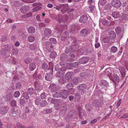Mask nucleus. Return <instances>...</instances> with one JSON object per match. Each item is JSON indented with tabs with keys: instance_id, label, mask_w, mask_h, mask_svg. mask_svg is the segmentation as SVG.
<instances>
[{
	"instance_id": "obj_17",
	"label": "nucleus",
	"mask_w": 128,
	"mask_h": 128,
	"mask_svg": "<svg viewBox=\"0 0 128 128\" xmlns=\"http://www.w3.org/2000/svg\"><path fill=\"white\" fill-rule=\"evenodd\" d=\"M52 32L51 30L48 28H46L44 30V34L45 36H48L50 35Z\"/></svg>"
},
{
	"instance_id": "obj_25",
	"label": "nucleus",
	"mask_w": 128,
	"mask_h": 128,
	"mask_svg": "<svg viewBox=\"0 0 128 128\" xmlns=\"http://www.w3.org/2000/svg\"><path fill=\"white\" fill-rule=\"evenodd\" d=\"M56 56V53L54 51L51 52L50 55V57L52 59L54 58Z\"/></svg>"
},
{
	"instance_id": "obj_44",
	"label": "nucleus",
	"mask_w": 128,
	"mask_h": 128,
	"mask_svg": "<svg viewBox=\"0 0 128 128\" xmlns=\"http://www.w3.org/2000/svg\"><path fill=\"white\" fill-rule=\"evenodd\" d=\"M116 32L117 34H120L121 31V29L120 27H118L115 29Z\"/></svg>"
},
{
	"instance_id": "obj_30",
	"label": "nucleus",
	"mask_w": 128,
	"mask_h": 128,
	"mask_svg": "<svg viewBox=\"0 0 128 128\" xmlns=\"http://www.w3.org/2000/svg\"><path fill=\"white\" fill-rule=\"evenodd\" d=\"M72 76V74L70 72H67L65 75L66 78L67 80H68L70 79L71 78Z\"/></svg>"
},
{
	"instance_id": "obj_32",
	"label": "nucleus",
	"mask_w": 128,
	"mask_h": 128,
	"mask_svg": "<svg viewBox=\"0 0 128 128\" xmlns=\"http://www.w3.org/2000/svg\"><path fill=\"white\" fill-rule=\"evenodd\" d=\"M114 79L117 82L120 81V79L118 76L116 74H114L113 75Z\"/></svg>"
},
{
	"instance_id": "obj_3",
	"label": "nucleus",
	"mask_w": 128,
	"mask_h": 128,
	"mask_svg": "<svg viewBox=\"0 0 128 128\" xmlns=\"http://www.w3.org/2000/svg\"><path fill=\"white\" fill-rule=\"evenodd\" d=\"M112 5L114 7L118 8L121 5V3L119 0H113L111 2Z\"/></svg>"
},
{
	"instance_id": "obj_13",
	"label": "nucleus",
	"mask_w": 128,
	"mask_h": 128,
	"mask_svg": "<svg viewBox=\"0 0 128 128\" xmlns=\"http://www.w3.org/2000/svg\"><path fill=\"white\" fill-rule=\"evenodd\" d=\"M28 7L26 6H22L20 8V10L21 12L25 13L28 11Z\"/></svg>"
},
{
	"instance_id": "obj_48",
	"label": "nucleus",
	"mask_w": 128,
	"mask_h": 128,
	"mask_svg": "<svg viewBox=\"0 0 128 128\" xmlns=\"http://www.w3.org/2000/svg\"><path fill=\"white\" fill-rule=\"evenodd\" d=\"M70 39L72 42L75 43L77 41V39L76 37L74 36L70 37Z\"/></svg>"
},
{
	"instance_id": "obj_8",
	"label": "nucleus",
	"mask_w": 128,
	"mask_h": 128,
	"mask_svg": "<svg viewBox=\"0 0 128 128\" xmlns=\"http://www.w3.org/2000/svg\"><path fill=\"white\" fill-rule=\"evenodd\" d=\"M88 20V17L86 15H84L80 17L79 21L80 22L84 23L86 22Z\"/></svg>"
},
{
	"instance_id": "obj_34",
	"label": "nucleus",
	"mask_w": 128,
	"mask_h": 128,
	"mask_svg": "<svg viewBox=\"0 0 128 128\" xmlns=\"http://www.w3.org/2000/svg\"><path fill=\"white\" fill-rule=\"evenodd\" d=\"M47 104V102L46 100H44L41 102L40 106V107H42L45 106Z\"/></svg>"
},
{
	"instance_id": "obj_43",
	"label": "nucleus",
	"mask_w": 128,
	"mask_h": 128,
	"mask_svg": "<svg viewBox=\"0 0 128 128\" xmlns=\"http://www.w3.org/2000/svg\"><path fill=\"white\" fill-rule=\"evenodd\" d=\"M18 51L16 49L13 48L12 50V54L14 55H16L18 53Z\"/></svg>"
},
{
	"instance_id": "obj_12",
	"label": "nucleus",
	"mask_w": 128,
	"mask_h": 128,
	"mask_svg": "<svg viewBox=\"0 0 128 128\" xmlns=\"http://www.w3.org/2000/svg\"><path fill=\"white\" fill-rule=\"evenodd\" d=\"M9 108L8 106L2 107L0 109V112L2 114H4L8 111Z\"/></svg>"
},
{
	"instance_id": "obj_18",
	"label": "nucleus",
	"mask_w": 128,
	"mask_h": 128,
	"mask_svg": "<svg viewBox=\"0 0 128 128\" xmlns=\"http://www.w3.org/2000/svg\"><path fill=\"white\" fill-rule=\"evenodd\" d=\"M11 113L14 115H16L18 113V109L17 107L12 108L11 109Z\"/></svg>"
},
{
	"instance_id": "obj_29",
	"label": "nucleus",
	"mask_w": 128,
	"mask_h": 128,
	"mask_svg": "<svg viewBox=\"0 0 128 128\" xmlns=\"http://www.w3.org/2000/svg\"><path fill=\"white\" fill-rule=\"evenodd\" d=\"M64 74V71L62 70H60L56 74V76H58V77L62 76Z\"/></svg>"
},
{
	"instance_id": "obj_41",
	"label": "nucleus",
	"mask_w": 128,
	"mask_h": 128,
	"mask_svg": "<svg viewBox=\"0 0 128 128\" xmlns=\"http://www.w3.org/2000/svg\"><path fill=\"white\" fill-rule=\"evenodd\" d=\"M107 82L105 80H102L100 81V85L101 86H105L107 87V86L108 85L106 84Z\"/></svg>"
},
{
	"instance_id": "obj_4",
	"label": "nucleus",
	"mask_w": 128,
	"mask_h": 128,
	"mask_svg": "<svg viewBox=\"0 0 128 128\" xmlns=\"http://www.w3.org/2000/svg\"><path fill=\"white\" fill-rule=\"evenodd\" d=\"M77 88L78 90L82 91L81 94H85L84 91L85 90L86 88V84H80L78 86Z\"/></svg>"
},
{
	"instance_id": "obj_45",
	"label": "nucleus",
	"mask_w": 128,
	"mask_h": 128,
	"mask_svg": "<svg viewBox=\"0 0 128 128\" xmlns=\"http://www.w3.org/2000/svg\"><path fill=\"white\" fill-rule=\"evenodd\" d=\"M78 65V62H74L70 64V66L74 68L77 67Z\"/></svg>"
},
{
	"instance_id": "obj_53",
	"label": "nucleus",
	"mask_w": 128,
	"mask_h": 128,
	"mask_svg": "<svg viewBox=\"0 0 128 128\" xmlns=\"http://www.w3.org/2000/svg\"><path fill=\"white\" fill-rule=\"evenodd\" d=\"M10 104L11 106L12 107H14L16 105V102L14 100H12L11 101Z\"/></svg>"
},
{
	"instance_id": "obj_31",
	"label": "nucleus",
	"mask_w": 128,
	"mask_h": 128,
	"mask_svg": "<svg viewBox=\"0 0 128 128\" xmlns=\"http://www.w3.org/2000/svg\"><path fill=\"white\" fill-rule=\"evenodd\" d=\"M42 68L43 69L45 70H48L49 69L47 64L45 62L42 64Z\"/></svg>"
},
{
	"instance_id": "obj_11",
	"label": "nucleus",
	"mask_w": 128,
	"mask_h": 128,
	"mask_svg": "<svg viewBox=\"0 0 128 128\" xmlns=\"http://www.w3.org/2000/svg\"><path fill=\"white\" fill-rule=\"evenodd\" d=\"M110 38L112 40H114L116 37V34L115 32L112 30L110 31L109 33Z\"/></svg>"
},
{
	"instance_id": "obj_27",
	"label": "nucleus",
	"mask_w": 128,
	"mask_h": 128,
	"mask_svg": "<svg viewBox=\"0 0 128 128\" xmlns=\"http://www.w3.org/2000/svg\"><path fill=\"white\" fill-rule=\"evenodd\" d=\"M36 66L34 63H30V69L31 71H33L36 68Z\"/></svg>"
},
{
	"instance_id": "obj_56",
	"label": "nucleus",
	"mask_w": 128,
	"mask_h": 128,
	"mask_svg": "<svg viewBox=\"0 0 128 128\" xmlns=\"http://www.w3.org/2000/svg\"><path fill=\"white\" fill-rule=\"evenodd\" d=\"M59 82L61 84H63L66 82V80L63 78H61L59 80Z\"/></svg>"
},
{
	"instance_id": "obj_49",
	"label": "nucleus",
	"mask_w": 128,
	"mask_h": 128,
	"mask_svg": "<svg viewBox=\"0 0 128 128\" xmlns=\"http://www.w3.org/2000/svg\"><path fill=\"white\" fill-rule=\"evenodd\" d=\"M110 38L108 36L105 37L103 38V40L104 42L106 43L109 41Z\"/></svg>"
},
{
	"instance_id": "obj_60",
	"label": "nucleus",
	"mask_w": 128,
	"mask_h": 128,
	"mask_svg": "<svg viewBox=\"0 0 128 128\" xmlns=\"http://www.w3.org/2000/svg\"><path fill=\"white\" fill-rule=\"evenodd\" d=\"M87 73V72H82L80 73V76L82 77H84L86 76Z\"/></svg>"
},
{
	"instance_id": "obj_16",
	"label": "nucleus",
	"mask_w": 128,
	"mask_h": 128,
	"mask_svg": "<svg viewBox=\"0 0 128 128\" xmlns=\"http://www.w3.org/2000/svg\"><path fill=\"white\" fill-rule=\"evenodd\" d=\"M29 48L30 50H34L38 48V46L36 44H31L29 46Z\"/></svg>"
},
{
	"instance_id": "obj_6",
	"label": "nucleus",
	"mask_w": 128,
	"mask_h": 128,
	"mask_svg": "<svg viewBox=\"0 0 128 128\" xmlns=\"http://www.w3.org/2000/svg\"><path fill=\"white\" fill-rule=\"evenodd\" d=\"M50 72H49L48 74L47 73L46 74L45 77L46 80L48 81H50L52 77V74L53 70L52 69H50Z\"/></svg>"
},
{
	"instance_id": "obj_36",
	"label": "nucleus",
	"mask_w": 128,
	"mask_h": 128,
	"mask_svg": "<svg viewBox=\"0 0 128 128\" xmlns=\"http://www.w3.org/2000/svg\"><path fill=\"white\" fill-rule=\"evenodd\" d=\"M106 2V0H102L99 1L98 3V5L100 6V5L102 6H104Z\"/></svg>"
},
{
	"instance_id": "obj_9",
	"label": "nucleus",
	"mask_w": 128,
	"mask_h": 128,
	"mask_svg": "<svg viewBox=\"0 0 128 128\" xmlns=\"http://www.w3.org/2000/svg\"><path fill=\"white\" fill-rule=\"evenodd\" d=\"M88 61V58L87 57H84L80 58L79 60L80 63L82 64H86Z\"/></svg>"
},
{
	"instance_id": "obj_58",
	"label": "nucleus",
	"mask_w": 128,
	"mask_h": 128,
	"mask_svg": "<svg viewBox=\"0 0 128 128\" xmlns=\"http://www.w3.org/2000/svg\"><path fill=\"white\" fill-rule=\"evenodd\" d=\"M25 102L24 99H21L20 101V105L23 106H24V104Z\"/></svg>"
},
{
	"instance_id": "obj_52",
	"label": "nucleus",
	"mask_w": 128,
	"mask_h": 128,
	"mask_svg": "<svg viewBox=\"0 0 128 128\" xmlns=\"http://www.w3.org/2000/svg\"><path fill=\"white\" fill-rule=\"evenodd\" d=\"M105 72L106 74L108 76H110L111 75V71L110 69H106L105 71Z\"/></svg>"
},
{
	"instance_id": "obj_59",
	"label": "nucleus",
	"mask_w": 128,
	"mask_h": 128,
	"mask_svg": "<svg viewBox=\"0 0 128 128\" xmlns=\"http://www.w3.org/2000/svg\"><path fill=\"white\" fill-rule=\"evenodd\" d=\"M20 93L18 91H17L14 92V96L16 97H18L20 95Z\"/></svg>"
},
{
	"instance_id": "obj_62",
	"label": "nucleus",
	"mask_w": 128,
	"mask_h": 128,
	"mask_svg": "<svg viewBox=\"0 0 128 128\" xmlns=\"http://www.w3.org/2000/svg\"><path fill=\"white\" fill-rule=\"evenodd\" d=\"M40 96L42 99H44L46 97V94L45 93H43L40 95Z\"/></svg>"
},
{
	"instance_id": "obj_26",
	"label": "nucleus",
	"mask_w": 128,
	"mask_h": 128,
	"mask_svg": "<svg viewBox=\"0 0 128 128\" xmlns=\"http://www.w3.org/2000/svg\"><path fill=\"white\" fill-rule=\"evenodd\" d=\"M72 52H74L75 50H76L78 48V46L77 44H75L72 46H71Z\"/></svg>"
},
{
	"instance_id": "obj_1",
	"label": "nucleus",
	"mask_w": 128,
	"mask_h": 128,
	"mask_svg": "<svg viewBox=\"0 0 128 128\" xmlns=\"http://www.w3.org/2000/svg\"><path fill=\"white\" fill-rule=\"evenodd\" d=\"M93 105L96 108H99L102 106L103 103L101 100H96L92 102Z\"/></svg>"
},
{
	"instance_id": "obj_42",
	"label": "nucleus",
	"mask_w": 128,
	"mask_h": 128,
	"mask_svg": "<svg viewBox=\"0 0 128 128\" xmlns=\"http://www.w3.org/2000/svg\"><path fill=\"white\" fill-rule=\"evenodd\" d=\"M12 96V95L11 94H8L6 96L5 99L7 101H10Z\"/></svg>"
},
{
	"instance_id": "obj_28",
	"label": "nucleus",
	"mask_w": 128,
	"mask_h": 128,
	"mask_svg": "<svg viewBox=\"0 0 128 128\" xmlns=\"http://www.w3.org/2000/svg\"><path fill=\"white\" fill-rule=\"evenodd\" d=\"M34 90L33 88H30L28 89L27 90V93L30 95L34 94Z\"/></svg>"
},
{
	"instance_id": "obj_39",
	"label": "nucleus",
	"mask_w": 128,
	"mask_h": 128,
	"mask_svg": "<svg viewBox=\"0 0 128 128\" xmlns=\"http://www.w3.org/2000/svg\"><path fill=\"white\" fill-rule=\"evenodd\" d=\"M62 8H64L66 11L70 10L69 6L68 4H66L61 5Z\"/></svg>"
},
{
	"instance_id": "obj_15",
	"label": "nucleus",
	"mask_w": 128,
	"mask_h": 128,
	"mask_svg": "<svg viewBox=\"0 0 128 128\" xmlns=\"http://www.w3.org/2000/svg\"><path fill=\"white\" fill-rule=\"evenodd\" d=\"M102 24L104 25L109 26L111 25L110 22L105 19H102Z\"/></svg>"
},
{
	"instance_id": "obj_46",
	"label": "nucleus",
	"mask_w": 128,
	"mask_h": 128,
	"mask_svg": "<svg viewBox=\"0 0 128 128\" xmlns=\"http://www.w3.org/2000/svg\"><path fill=\"white\" fill-rule=\"evenodd\" d=\"M74 94V98L75 99L78 100L80 99L81 96L78 93H76L75 94Z\"/></svg>"
},
{
	"instance_id": "obj_54",
	"label": "nucleus",
	"mask_w": 128,
	"mask_h": 128,
	"mask_svg": "<svg viewBox=\"0 0 128 128\" xmlns=\"http://www.w3.org/2000/svg\"><path fill=\"white\" fill-rule=\"evenodd\" d=\"M16 125L19 128H25L24 126H22L20 123L19 122H18L16 123Z\"/></svg>"
},
{
	"instance_id": "obj_40",
	"label": "nucleus",
	"mask_w": 128,
	"mask_h": 128,
	"mask_svg": "<svg viewBox=\"0 0 128 128\" xmlns=\"http://www.w3.org/2000/svg\"><path fill=\"white\" fill-rule=\"evenodd\" d=\"M118 50L117 48L115 46H112L111 48L110 51L111 52L115 53Z\"/></svg>"
},
{
	"instance_id": "obj_21",
	"label": "nucleus",
	"mask_w": 128,
	"mask_h": 128,
	"mask_svg": "<svg viewBox=\"0 0 128 128\" xmlns=\"http://www.w3.org/2000/svg\"><path fill=\"white\" fill-rule=\"evenodd\" d=\"M80 81V78L77 77L74 78L73 80V82L74 84L76 85H77Z\"/></svg>"
},
{
	"instance_id": "obj_2",
	"label": "nucleus",
	"mask_w": 128,
	"mask_h": 128,
	"mask_svg": "<svg viewBox=\"0 0 128 128\" xmlns=\"http://www.w3.org/2000/svg\"><path fill=\"white\" fill-rule=\"evenodd\" d=\"M49 88L51 89L52 91L54 92L59 90L60 88V87L54 84H52L50 85Z\"/></svg>"
},
{
	"instance_id": "obj_20",
	"label": "nucleus",
	"mask_w": 128,
	"mask_h": 128,
	"mask_svg": "<svg viewBox=\"0 0 128 128\" xmlns=\"http://www.w3.org/2000/svg\"><path fill=\"white\" fill-rule=\"evenodd\" d=\"M28 33L30 34H34L35 32V28L34 27L30 26L28 28Z\"/></svg>"
},
{
	"instance_id": "obj_23",
	"label": "nucleus",
	"mask_w": 128,
	"mask_h": 128,
	"mask_svg": "<svg viewBox=\"0 0 128 128\" xmlns=\"http://www.w3.org/2000/svg\"><path fill=\"white\" fill-rule=\"evenodd\" d=\"M112 15L113 17L115 18H118L120 16L119 12L118 11L113 12L112 13Z\"/></svg>"
},
{
	"instance_id": "obj_55",
	"label": "nucleus",
	"mask_w": 128,
	"mask_h": 128,
	"mask_svg": "<svg viewBox=\"0 0 128 128\" xmlns=\"http://www.w3.org/2000/svg\"><path fill=\"white\" fill-rule=\"evenodd\" d=\"M50 42H52L54 44H56V39L54 38H50Z\"/></svg>"
},
{
	"instance_id": "obj_14",
	"label": "nucleus",
	"mask_w": 128,
	"mask_h": 128,
	"mask_svg": "<svg viewBox=\"0 0 128 128\" xmlns=\"http://www.w3.org/2000/svg\"><path fill=\"white\" fill-rule=\"evenodd\" d=\"M88 30L87 28H84L82 29L80 32V35L82 36H85L87 34Z\"/></svg>"
},
{
	"instance_id": "obj_24",
	"label": "nucleus",
	"mask_w": 128,
	"mask_h": 128,
	"mask_svg": "<svg viewBox=\"0 0 128 128\" xmlns=\"http://www.w3.org/2000/svg\"><path fill=\"white\" fill-rule=\"evenodd\" d=\"M4 47V48H2V50H4L6 51H10L11 49V46L8 45H5Z\"/></svg>"
},
{
	"instance_id": "obj_64",
	"label": "nucleus",
	"mask_w": 128,
	"mask_h": 128,
	"mask_svg": "<svg viewBox=\"0 0 128 128\" xmlns=\"http://www.w3.org/2000/svg\"><path fill=\"white\" fill-rule=\"evenodd\" d=\"M32 15V14L31 12L28 13L24 15V18H28L29 17Z\"/></svg>"
},
{
	"instance_id": "obj_35",
	"label": "nucleus",
	"mask_w": 128,
	"mask_h": 128,
	"mask_svg": "<svg viewBox=\"0 0 128 128\" xmlns=\"http://www.w3.org/2000/svg\"><path fill=\"white\" fill-rule=\"evenodd\" d=\"M35 39L34 37V36H31L28 38V40L29 42H32L34 41Z\"/></svg>"
},
{
	"instance_id": "obj_33",
	"label": "nucleus",
	"mask_w": 128,
	"mask_h": 128,
	"mask_svg": "<svg viewBox=\"0 0 128 128\" xmlns=\"http://www.w3.org/2000/svg\"><path fill=\"white\" fill-rule=\"evenodd\" d=\"M72 50L71 48V46H68L66 49L65 50V53L68 54L69 53H71L72 52Z\"/></svg>"
},
{
	"instance_id": "obj_51",
	"label": "nucleus",
	"mask_w": 128,
	"mask_h": 128,
	"mask_svg": "<svg viewBox=\"0 0 128 128\" xmlns=\"http://www.w3.org/2000/svg\"><path fill=\"white\" fill-rule=\"evenodd\" d=\"M32 61V59L29 58H26L24 60V62L26 63H29Z\"/></svg>"
},
{
	"instance_id": "obj_47",
	"label": "nucleus",
	"mask_w": 128,
	"mask_h": 128,
	"mask_svg": "<svg viewBox=\"0 0 128 128\" xmlns=\"http://www.w3.org/2000/svg\"><path fill=\"white\" fill-rule=\"evenodd\" d=\"M42 9V7L40 6H36L33 8L32 10L34 12H37L41 10Z\"/></svg>"
},
{
	"instance_id": "obj_63",
	"label": "nucleus",
	"mask_w": 128,
	"mask_h": 128,
	"mask_svg": "<svg viewBox=\"0 0 128 128\" xmlns=\"http://www.w3.org/2000/svg\"><path fill=\"white\" fill-rule=\"evenodd\" d=\"M79 52L81 54H85V53L84 49H81L79 50Z\"/></svg>"
},
{
	"instance_id": "obj_19",
	"label": "nucleus",
	"mask_w": 128,
	"mask_h": 128,
	"mask_svg": "<svg viewBox=\"0 0 128 128\" xmlns=\"http://www.w3.org/2000/svg\"><path fill=\"white\" fill-rule=\"evenodd\" d=\"M61 91H58L55 93L53 94V96L54 98H60L62 96Z\"/></svg>"
},
{
	"instance_id": "obj_38",
	"label": "nucleus",
	"mask_w": 128,
	"mask_h": 128,
	"mask_svg": "<svg viewBox=\"0 0 128 128\" xmlns=\"http://www.w3.org/2000/svg\"><path fill=\"white\" fill-rule=\"evenodd\" d=\"M40 99L39 97H36V99L35 104L36 105H39L40 104Z\"/></svg>"
},
{
	"instance_id": "obj_37",
	"label": "nucleus",
	"mask_w": 128,
	"mask_h": 128,
	"mask_svg": "<svg viewBox=\"0 0 128 128\" xmlns=\"http://www.w3.org/2000/svg\"><path fill=\"white\" fill-rule=\"evenodd\" d=\"M74 85L72 82H70L68 83L67 85L66 88L69 89H72L74 87Z\"/></svg>"
},
{
	"instance_id": "obj_10",
	"label": "nucleus",
	"mask_w": 128,
	"mask_h": 128,
	"mask_svg": "<svg viewBox=\"0 0 128 128\" xmlns=\"http://www.w3.org/2000/svg\"><path fill=\"white\" fill-rule=\"evenodd\" d=\"M61 93H62V98L66 99L67 98L68 94V91L64 90L61 91Z\"/></svg>"
},
{
	"instance_id": "obj_57",
	"label": "nucleus",
	"mask_w": 128,
	"mask_h": 128,
	"mask_svg": "<svg viewBox=\"0 0 128 128\" xmlns=\"http://www.w3.org/2000/svg\"><path fill=\"white\" fill-rule=\"evenodd\" d=\"M28 94L27 92H25L23 94L24 97L26 100L28 99L29 98Z\"/></svg>"
},
{
	"instance_id": "obj_5",
	"label": "nucleus",
	"mask_w": 128,
	"mask_h": 128,
	"mask_svg": "<svg viewBox=\"0 0 128 128\" xmlns=\"http://www.w3.org/2000/svg\"><path fill=\"white\" fill-rule=\"evenodd\" d=\"M68 38V32L66 31L62 34L61 39L62 40L65 41L67 40Z\"/></svg>"
},
{
	"instance_id": "obj_61",
	"label": "nucleus",
	"mask_w": 128,
	"mask_h": 128,
	"mask_svg": "<svg viewBox=\"0 0 128 128\" xmlns=\"http://www.w3.org/2000/svg\"><path fill=\"white\" fill-rule=\"evenodd\" d=\"M22 86L20 82H18L16 83V89H19Z\"/></svg>"
},
{
	"instance_id": "obj_50",
	"label": "nucleus",
	"mask_w": 128,
	"mask_h": 128,
	"mask_svg": "<svg viewBox=\"0 0 128 128\" xmlns=\"http://www.w3.org/2000/svg\"><path fill=\"white\" fill-rule=\"evenodd\" d=\"M111 6L110 4L106 5L104 7V9L106 11H108L110 10Z\"/></svg>"
},
{
	"instance_id": "obj_7",
	"label": "nucleus",
	"mask_w": 128,
	"mask_h": 128,
	"mask_svg": "<svg viewBox=\"0 0 128 128\" xmlns=\"http://www.w3.org/2000/svg\"><path fill=\"white\" fill-rule=\"evenodd\" d=\"M45 46L48 52L52 50L53 49H54L52 44L49 42H46Z\"/></svg>"
},
{
	"instance_id": "obj_22",
	"label": "nucleus",
	"mask_w": 128,
	"mask_h": 128,
	"mask_svg": "<svg viewBox=\"0 0 128 128\" xmlns=\"http://www.w3.org/2000/svg\"><path fill=\"white\" fill-rule=\"evenodd\" d=\"M42 86L40 84L38 85L36 87V90L37 92H38L41 90L42 89Z\"/></svg>"
}]
</instances>
